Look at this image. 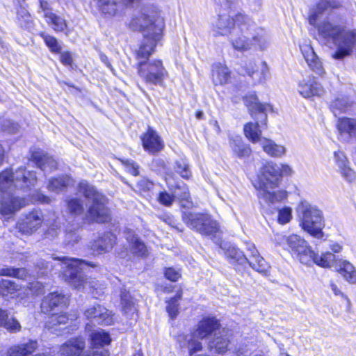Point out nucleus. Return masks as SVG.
Segmentation results:
<instances>
[{
	"instance_id": "obj_50",
	"label": "nucleus",
	"mask_w": 356,
	"mask_h": 356,
	"mask_svg": "<svg viewBox=\"0 0 356 356\" xmlns=\"http://www.w3.org/2000/svg\"><path fill=\"white\" fill-rule=\"evenodd\" d=\"M349 106L348 102L344 99H337L332 103V108L335 115H337V111L343 112Z\"/></svg>"
},
{
	"instance_id": "obj_14",
	"label": "nucleus",
	"mask_w": 356,
	"mask_h": 356,
	"mask_svg": "<svg viewBox=\"0 0 356 356\" xmlns=\"http://www.w3.org/2000/svg\"><path fill=\"white\" fill-rule=\"evenodd\" d=\"M230 337L231 334L228 330L225 329L218 330L209 342V350L218 354H225L228 350Z\"/></svg>"
},
{
	"instance_id": "obj_42",
	"label": "nucleus",
	"mask_w": 356,
	"mask_h": 356,
	"mask_svg": "<svg viewBox=\"0 0 356 356\" xmlns=\"http://www.w3.org/2000/svg\"><path fill=\"white\" fill-rule=\"evenodd\" d=\"M182 290L178 291L176 296L168 302L166 310L171 318H175L178 315L179 302L182 298Z\"/></svg>"
},
{
	"instance_id": "obj_46",
	"label": "nucleus",
	"mask_w": 356,
	"mask_h": 356,
	"mask_svg": "<svg viewBox=\"0 0 356 356\" xmlns=\"http://www.w3.org/2000/svg\"><path fill=\"white\" fill-rule=\"evenodd\" d=\"M67 209L74 216H78L83 212V206L81 200L72 198L67 201Z\"/></svg>"
},
{
	"instance_id": "obj_24",
	"label": "nucleus",
	"mask_w": 356,
	"mask_h": 356,
	"mask_svg": "<svg viewBox=\"0 0 356 356\" xmlns=\"http://www.w3.org/2000/svg\"><path fill=\"white\" fill-rule=\"evenodd\" d=\"M247 248L250 253V259H248L247 262L249 263L253 269L259 273H266L269 268V266L265 259L260 256L254 245L248 243Z\"/></svg>"
},
{
	"instance_id": "obj_21",
	"label": "nucleus",
	"mask_w": 356,
	"mask_h": 356,
	"mask_svg": "<svg viewBox=\"0 0 356 356\" xmlns=\"http://www.w3.org/2000/svg\"><path fill=\"white\" fill-rule=\"evenodd\" d=\"M300 49L310 69L316 74L321 76L323 75L325 73V70L323 67L322 62L315 54L312 47L308 44H305L300 46Z\"/></svg>"
},
{
	"instance_id": "obj_20",
	"label": "nucleus",
	"mask_w": 356,
	"mask_h": 356,
	"mask_svg": "<svg viewBox=\"0 0 356 356\" xmlns=\"http://www.w3.org/2000/svg\"><path fill=\"white\" fill-rule=\"evenodd\" d=\"M298 91L304 98L321 96L324 92L323 87L316 81L314 77L301 81L298 85Z\"/></svg>"
},
{
	"instance_id": "obj_25",
	"label": "nucleus",
	"mask_w": 356,
	"mask_h": 356,
	"mask_svg": "<svg viewBox=\"0 0 356 356\" xmlns=\"http://www.w3.org/2000/svg\"><path fill=\"white\" fill-rule=\"evenodd\" d=\"M65 296L56 292L46 296L41 303V310L43 313L49 314L61 304L65 303Z\"/></svg>"
},
{
	"instance_id": "obj_44",
	"label": "nucleus",
	"mask_w": 356,
	"mask_h": 356,
	"mask_svg": "<svg viewBox=\"0 0 356 356\" xmlns=\"http://www.w3.org/2000/svg\"><path fill=\"white\" fill-rule=\"evenodd\" d=\"M0 275L17 277L21 280H26L29 276L28 271L24 268H6L0 270Z\"/></svg>"
},
{
	"instance_id": "obj_32",
	"label": "nucleus",
	"mask_w": 356,
	"mask_h": 356,
	"mask_svg": "<svg viewBox=\"0 0 356 356\" xmlns=\"http://www.w3.org/2000/svg\"><path fill=\"white\" fill-rule=\"evenodd\" d=\"M212 79L215 85H225L230 79V71L227 66L216 64L213 67Z\"/></svg>"
},
{
	"instance_id": "obj_29",
	"label": "nucleus",
	"mask_w": 356,
	"mask_h": 356,
	"mask_svg": "<svg viewBox=\"0 0 356 356\" xmlns=\"http://www.w3.org/2000/svg\"><path fill=\"white\" fill-rule=\"evenodd\" d=\"M120 304L122 312L127 317L131 318L136 313V301L125 289H122L120 291Z\"/></svg>"
},
{
	"instance_id": "obj_13",
	"label": "nucleus",
	"mask_w": 356,
	"mask_h": 356,
	"mask_svg": "<svg viewBox=\"0 0 356 356\" xmlns=\"http://www.w3.org/2000/svg\"><path fill=\"white\" fill-rule=\"evenodd\" d=\"M88 319H90L94 323L108 325L113 323V320L111 312L100 305H95L89 307L84 312Z\"/></svg>"
},
{
	"instance_id": "obj_61",
	"label": "nucleus",
	"mask_w": 356,
	"mask_h": 356,
	"mask_svg": "<svg viewBox=\"0 0 356 356\" xmlns=\"http://www.w3.org/2000/svg\"><path fill=\"white\" fill-rule=\"evenodd\" d=\"M277 166L279 168L278 172L280 174V178L282 176H289L293 173L292 168L287 164H277Z\"/></svg>"
},
{
	"instance_id": "obj_45",
	"label": "nucleus",
	"mask_w": 356,
	"mask_h": 356,
	"mask_svg": "<svg viewBox=\"0 0 356 356\" xmlns=\"http://www.w3.org/2000/svg\"><path fill=\"white\" fill-rule=\"evenodd\" d=\"M17 22L19 25L25 29H29L32 26V20L28 11L24 8L17 10Z\"/></svg>"
},
{
	"instance_id": "obj_59",
	"label": "nucleus",
	"mask_w": 356,
	"mask_h": 356,
	"mask_svg": "<svg viewBox=\"0 0 356 356\" xmlns=\"http://www.w3.org/2000/svg\"><path fill=\"white\" fill-rule=\"evenodd\" d=\"M175 195H178L179 196V198L180 199V200L181 202L183 201H186V204H184V203H182V207H189L190 205L192 204L190 201H189V199H190V194H189V191H188V188H184V191H182V193L181 194H179L177 193V192H175Z\"/></svg>"
},
{
	"instance_id": "obj_43",
	"label": "nucleus",
	"mask_w": 356,
	"mask_h": 356,
	"mask_svg": "<svg viewBox=\"0 0 356 356\" xmlns=\"http://www.w3.org/2000/svg\"><path fill=\"white\" fill-rule=\"evenodd\" d=\"M19 289V286L11 280H1L0 281V294L3 296L13 295Z\"/></svg>"
},
{
	"instance_id": "obj_1",
	"label": "nucleus",
	"mask_w": 356,
	"mask_h": 356,
	"mask_svg": "<svg viewBox=\"0 0 356 356\" xmlns=\"http://www.w3.org/2000/svg\"><path fill=\"white\" fill-rule=\"evenodd\" d=\"M129 26L133 31H143V41L136 51V58L139 60L137 63L138 75L147 84L161 85L168 72L161 60L148 59L161 39L165 26L159 10L152 5L144 6L133 17Z\"/></svg>"
},
{
	"instance_id": "obj_62",
	"label": "nucleus",
	"mask_w": 356,
	"mask_h": 356,
	"mask_svg": "<svg viewBox=\"0 0 356 356\" xmlns=\"http://www.w3.org/2000/svg\"><path fill=\"white\" fill-rule=\"evenodd\" d=\"M162 219L165 223L170 225L172 227L177 229L179 232H183V230H184L183 227H180L177 225H176V221L172 218V216H169V215L164 216L162 218Z\"/></svg>"
},
{
	"instance_id": "obj_26",
	"label": "nucleus",
	"mask_w": 356,
	"mask_h": 356,
	"mask_svg": "<svg viewBox=\"0 0 356 356\" xmlns=\"http://www.w3.org/2000/svg\"><path fill=\"white\" fill-rule=\"evenodd\" d=\"M197 339V335H195V333L193 332L187 335H179L177 337V341L181 348H188L190 355H192L202 349V343Z\"/></svg>"
},
{
	"instance_id": "obj_30",
	"label": "nucleus",
	"mask_w": 356,
	"mask_h": 356,
	"mask_svg": "<svg viewBox=\"0 0 356 356\" xmlns=\"http://www.w3.org/2000/svg\"><path fill=\"white\" fill-rule=\"evenodd\" d=\"M99 6L101 12L107 17L118 15L123 10V5L117 0H99Z\"/></svg>"
},
{
	"instance_id": "obj_49",
	"label": "nucleus",
	"mask_w": 356,
	"mask_h": 356,
	"mask_svg": "<svg viewBox=\"0 0 356 356\" xmlns=\"http://www.w3.org/2000/svg\"><path fill=\"white\" fill-rule=\"evenodd\" d=\"M3 328L10 333H17L21 330L22 326L15 318L11 317L8 318Z\"/></svg>"
},
{
	"instance_id": "obj_55",
	"label": "nucleus",
	"mask_w": 356,
	"mask_h": 356,
	"mask_svg": "<svg viewBox=\"0 0 356 356\" xmlns=\"http://www.w3.org/2000/svg\"><path fill=\"white\" fill-rule=\"evenodd\" d=\"M339 171L342 177L349 182L353 181L356 178L355 172L348 166V164L340 168Z\"/></svg>"
},
{
	"instance_id": "obj_5",
	"label": "nucleus",
	"mask_w": 356,
	"mask_h": 356,
	"mask_svg": "<svg viewBox=\"0 0 356 356\" xmlns=\"http://www.w3.org/2000/svg\"><path fill=\"white\" fill-rule=\"evenodd\" d=\"M78 190L87 200V217L90 220L99 223L110 220V211L106 206L107 199L104 195L86 181L79 182Z\"/></svg>"
},
{
	"instance_id": "obj_11",
	"label": "nucleus",
	"mask_w": 356,
	"mask_h": 356,
	"mask_svg": "<svg viewBox=\"0 0 356 356\" xmlns=\"http://www.w3.org/2000/svg\"><path fill=\"white\" fill-rule=\"evenodd\" d=\"M277 241L282 245H286L289 251L295 255L300 263L310 266L312 264V250L307 241L297 234L278 236Z\"/></svg>"
},
{
	"instance_id": "obj_31",
	"label": "nucleus",
	"mask_w": 356,
	"mask_h": 356,
	"mask_svg": "<svg viewBox=\"0 0 356 356\" xmlns=\"http://www.w3.org/2000/svg\"><path fill=\"white\" fill-rule=\"evenodd\" d=\"M265 153L272 157H282L286 154V148L273 140L263 138L260 143Z\"/></svg>"
},
{
	"instance_id": "obj_33",
	"label": "nucleus",
	"mask_w": 356,
	"mask_h": 356,
	"mask_svg": "<svg viewBox=\"0 0 356 356\" xmlns=\"http://www.w3.org/2000/svg\"><path fill=\"white\" fill-rule=\"evenodd\" d=\"M337 270L350 284H356V269L352 264L347 261H339Z\"/></svg>"
},
{
	"instance_id": "obj_27",
	"label": "nucleus",
	"mask_w": 356,
	"mask_h": 356,
	"mask_svg": "<svg viewBox=\"0 0 356 356\" xmlns=\"http://www.w3.org/2000/svg\"><path fill=\"white\" fill-rule=\"evenodd\" d=\"M125 237L133 254L138 256L144 257L147 254V249L145 243L140 240L134 231L127 229L125 232Z\"/></svg>"
},
{
	"instance_id": "obj_23",
	"label": "nucleus",
	"mask_w": 356,
	"mask_h": 356,
	"mask_svg": "<svg viewBox=\"0 0 356 356\" xmlns=\"http://www.w3.org/2000/svg\"><path fill=\"white\" fill-rule=\"evenodd\" d=\"M219 327L220 323L215 318H204L198 323L193 332L198 339H203L211 333L218 332Z\"/></svg>"
},
{
	"instance_id": "obj_8",
	"label": "nucleus",
	"mask_w": 356,
	"mask_h": 356,
	"mask_svg": "<svg viewBox=\"0 0 356 356\" xmlns=\"http://www.w3.org/2000/svg\"><path fill=\"white\" fill-rule=\"evenodd\" d=\"M37 182L35 172L19 168L13 173L6 170L0 173V192L8 195L15 189L28 191Z\"/></svg>"
},
{
	"instance_id": "obj_39",
	"label": "nucleus",
	"mask_w": 356,
	"mask_h": 356,
	"mask_svg": "<svg viewBox=\"0 0 356 356\" xmlns=\"http://www.w3.org/2000/svg\"><path fill=\"white\" fill-rule=\"evenodd\" d=\"M337 126L341 133H347L350 136H356V119H339Z\"/></svg>"
},
{
	"instance_id": "obj_58",
	"label": "nucleus",
	"mask_w": 356,
	"mask_h": 356,
	"mask_svg": "<svg viewBox=\"0 0 356 356\" xmlns=\"http://www.w3.org/2000/svg\"><path fill=\"white\" fill-rule=\"evenodd\" d=\"M220 6L225 10H234L239 5V0H220Z\"/></svg>"
},
{
	"instance_id": "obj_51",
	"label": "nucleus",
	"mask_w": 356,
	"mask_h": 356,
	"mask_svg": "<svg viewBox=\"0 0 356 356\" xmlns=\"http://www.w3.org/2000/svg\"><path fill=\"white\" fill-rule=\"evenodd\" d=\"M291 209L285 207L279 211L278 222L280 224H286L291 219Z\"/></svg>"
},
{
	"instance_id": "obj_9",
	"label": "nucleus",
	"mask_w": 356,
	"mask_h": 356,
	"mask_svg": "<svg viewBox=\"0 0 356 356\" xmlns=\"http://www.w3.org/2000/svg\"><path fill=\"white\" fill-rule=\"evenodd\" d=\"M183 222L191 229L219 242L220 227L218 222L206 213L183 211Z\"/></svg>"
},
{
	"instance_id": "obj_7",
	"label": "nucleus",
	"mask_w": 356,
	"mask_h": 356,
	"mask_svg": "<svg viewBox=\"0 0 356 356\" xmlns=\"http://www.w3.org/2000/svg\"><path fill=\"white\" fill-rule=\"evenodd\" d=\"M60 261V268L63 270V277L74 288L81 289H97V283L94 280H88L84 277L79 268L82 264L88 266L96 267L97 265L85 260L62 257L58 259Z\"/></svg>"
},
{
	"instance_id": "obj_37",
	"label": "nucleus",
	"mask_w": 356,
	"mask_h": 356,
	"mask_svg": "<svg viewBox=\"0 0 356 356\" xmlns=\"http://www.w3.org/2000/svg\"><path fill=\"white\" fill-rule=\"evenodd\" d=\"M44 17L47 22L51 25L52 28L56 31H63L66 26V22L64 19L53 13L50 10H47L44 13Z\"/></svg>"
},
{
	"instance_id": "obj_16",
	"label": "nucleus",
	"mask_w": 356,
	"mask_h": 356,
	"mask_svg": "<svg viewBox=\"0 0 356 356\" xmlns=\"http://www.w3.org/2000/svg\"><path fill=\"white\" fill-rule=\"evenodd\" d=\"M144 149L150 153L155 154L161 151L164 144L158 134L149 127L147 132L141 136Z\"/></svg>"
},
{
	"instance_id": "obj_10",
	"label": "nucleus",
	"mask_w": 356,
	"mask_h": 356,
	"mask_svg": "<svg viewBox=\"0 0 356 356\" xmlns=\"http://www.w3.org/2000/svg\"><path fill=\"white\" fill-rule=\"evenodd\" d=\"M298 212L302 228L314 237L321 238L325 225L322 211L307 202H302L298 206Z\"/></svg>"
},
{
	"instance_id": "obj_63",
	"label": "nucleus",
	"mask_w": 356,
	"mask_h": 356,
	"mask_svg": "<svg viewBox=\"0 0 356 356\" xmlns=\"http://www.w3.org/2000/svg\"><path fill=\"white\" fill-rule=\"evenodd\" d=\"M127 170L134 176L138 175V165L133 161H127L126 163Z\"/></svg>"
},
{
	"instance_id": "obj_41",
	"label": "nucleus",
	"mask_w": 356,
	"mask_h": 356,
	"mask_svg": "<svg viewBox=\"0 0 356 356\" xmlns=\"http://www.w3.org/2000/svg\"><path fill=\"white\" fill-rule=\"evenodd\" d=\"M70 178L66 176L51 179L49 180L47 188L51 191L58 193L70 184Z\"/></svg>"
},
{
	"instance_id": "obj_4",
	"label": "nucleus",
	"mask_w": 356,
	"mask_h": 356,
	"mask_svg": "<svg viewBox=\"0 0 356 356\" xmlns=\"http://www.w3.org/2000/svg\"><path fill=\"white\" fill-rule=\"evenodd\" d=\"M278 170L277 163H267L261 168L258 181L254 184V187L259 191V197L266 202L273 204L281 202L287 196L284 191H274L280 181Z\"/></svg>"
},
{
	"instance_id": "obj_15",
	"label": "nucleus",
	"mask_w": 356,
	"mask_h": 356,
	"mask_svg": "<svg viewBox=\"0 0 356 356\" xmlns=\"http://www.w3.org/2000/svg\"><path fill=\"white\" fill-rule=\"evenodd\" d=\"M43 216L40 211H33L18 222V228L24 234H31L42 225Z\"/></svg>"
},
{
	"instance_id": "obj_6",
	"label": "nucleus",
	"mask_w": 356,
	"mask_h": 356,
	"mask_svg": "<svg viewBox=\"0 0 356 356\" xmlns=\"http://www.w3.org/2000/svg\"><path fill=\"white\" fill-rule=\"evenodd\" d=\"M244 102L252 118L257 121L255 123L248 122L244 125V135L253 143H261L263 138L260 127L266 124V111L270 110L271 106L267 104H261L255 95L246 96Z\"/></svg>"
},
{
	"instance_id": "obj_12",
	"label": "nucleus",
	"mask_w": 356,
	"mask_h": 356,
	"mask_svg": "<svg viewBox=\"0 0 356 356\" xmlns=\"http://www.w3.org/2000/svg\"><path fill=\"white\" fill-rule=\"evenodd\" d=\"M246 15L243 12H238L234 15L221 14L218 15L216 20L212 24V30L216 35H232V32L238 26V20L240 18H245Z\"/></svg>"
},
{
	"instance_id": "obj_36",
	"label": "nucleus",
	"mask_w": 356,
	"mask_h": 356,
	"mask_svg": "<svg viewBox=\"0 0 356 356\" xmlns=\"http://www.w3.org/2000/svg\"><path fill=\"white\" fill-rule=\"evenodd\" d=\"M91 345L93 348H97L108 345L111 341L109 334L103 330H97L90 334Z\"/></svg>"
},
{
	"instance_id": "obj_64",
	"label": "nucleus",
	"mask_w": 356,
	"mask_h": 356,
	"mask_svg": "<svg viewBox=\"0 0 356 356\" xmlns=\"http://www.w3.org/2000/svg\"><path fill=\"white\" fill-rule=\"evenodd\" d=\"M60 62L65 65H71L72 63V57L70 53L63 52L60 55Z\"/></svg>"
},
{
	"instance_id": "obj_48",
	"label": "nucleus",
	"mask_w": 356,
	"mask_h": 356,
	"mask_svg": "<svg viewBox=\"0 0 356 356\" xmlns=\"http://www.w3.org/2000/svg\"><path fill=\"white\" fill-rule=\"evenodd\" d=\"M175 171L184 179H189L191 172L188 163L184 161H177L175 166Z\"/></svg>"
},
{
	"instance_id": "obj_17",
	"label": "nucleus",
	"mask_w": 356,
	"mask_h": 356,
	"mask_svg": "<svg viewBox=\"0 0 356 356\" xmlns=\"http://www.w3.org/2000/svg\"><path fill=\"white\" fill-rule=\"evenodd\" d=\"M30 160L35 162L43 172H51L57 168L56 161L40 149L32 151Z\"/></svg>"
},
{
	"instance_id": "obj_2",
	"label": "nucleus",
	"mask_w": 356,
	"mask_h": 356,
	"mask_svg": "<svg viewBox=\"0 0 356 356\" xmlns=\"http://www.w3.org/2000/svg\"><path fill=\"white\" fill-rule=\"evenodd\" d=\"M318 33L324 39L332 42L337 50L332 54L336 60H342L349 56L356 45V31L348 29L341 21L330 18L318 26Z\"/></svg>"
},
{
	"instance_id": "obj_57",
	"label": "nucleus",
	"mask_w": 356,
	"mask_h": 356,
	"mask_svg": "<svg viewBox=\"0 0 356 356\" xmlns=\"http://www.w3.org/2000/svg\"><path fill=\"white\" fill-rule=\"evenodd\" d=\"M8 356H27L21 344L15 345L8 350Z\"/></svg>"
},
{
	"instance_id": "obj_3",
	"label": "nucleus",
	"mask_w": 356,
	"mask_h": 356,
	"mask_svg": "<svg viewBox=\"0 0 356 356\" xmlns=\"http://www.w3.org/2000/svg\"><path fill=\"white\" fill-rule=\"evenodd\" d=\"M238 26L232 32L229 42L234 50L243 52L259 47L264 49L267 47L268 38L266 32L257 26L252 19L247 15L245 18L238 20Z\"/></svg>"
},
{
	"instance_id": "obj_53",
	"label": "nucleus",
	"mask_w": 356,
	"mask_h": 356,
	"mask_svg": "<svg viewBox=\"0 0 356 356\" xmlns=\"http://www.w3.org/2000/svg\"><path fill=\"white\" fill-rule=\"evenodd\" d=\"M175 200V196L167 192H161L158 196V201L165 207H170Z\"/></svg>"
},
{
	"instance_id": "obj_47",
	"label": "nucleus",
	"mask_w": 356,
	"mask_h": 356,
	"mask_svg": "<svg viewBox=\"0 0 356 356\" xmlns=\"http://www.w3.org/2000/svg\"><path fill=\"white\" fill-rule=\"evenodd\" d=\"M41 36L51 52L59 53L60 51L61 46L56 38L45 33H42Z\"/></svg>"
},
{
	"instance_id": "obj_52",
	"label": "nucleus",
	"mask_w": 356,
	"mask_h": 356,
	"mask_svg": "<svg viewBox=\"0 0 356 356\" xmlns=\"http://www.w3.org/2000/svg\"><path fill=\"white\" fill-rule=\"evenodd\" d=\"M27 356L33 353L38 348L37 340L30 339L28 342L21 344Z\"/></svg>"
},
{
	"instance_id": "obj_18",
	"label": "nucleus",
	"mask_w": 356,
	"mask_h": 356,
	"mask_svg": "<svg viewBox=\"0 0 356 356\" xmlns=\"http://www.w3.org/2000/svg\"><path fill=\"white\" fill-rule=\"evenodd\" d=\"M340 6L337 0H320L316 7L312 10L309 17L311 25L316 26L318 19L323 14L328 13L332 9Z\"/></svg>"
},
{
	"instance_id": "obj_60",
	"label": "nucleus",
	"mask_w": 356,
	"mask_h": 356,
	"mask_svg": "<svg viewBox=\"0 0 356 356\" xmlns=\"http://www.w3.org/2000/svg\"><path fill=\"white\" fill-rule=\"evenodd\" d=\"M79 240V235L74 232H69L65 234V242L67 245H73L74 243L78 242Z\"/></svg>"
},
{
	"instance_id": "obj_35",
	"label": "nucleus",
	"mask_w": 356,
	"mask_h": 356,
	"mask_svg": "<svg viewBox=\"0 0 356 356\" xmlns=\"http://www.w3.org/2000/svg\"><path fill=\"white\" fill-rule=\"evenodd\" d=\"M312 264L314 263L321 267L330 268L333 266L334 264L339 263L336 256L330 252H326L318 256L312 251Z\"/></svg>"
},
{
	"instance_id": "obj_28",
	"label": "nucleus",
	"mask_w": 356,
	"mask_h": 356,
	"mask_svg": "<svg viewBox=\"0 0 356 356\" xmlns=\"http://www.w3.org/2000/svg\"><path fill=\"white\" fill-rule=\"evenodd\" d=\"M26 204V201L24 198L9 197L1 203L0 211L4 215L11 214Z\"/></svg>"
},
{
	"instance_id": "obj_19",
	"label": "nucleus",
	"mask_w": 356,
	"mask_h": 356,
	"mask_svg": "<svg viewBox=\"0 0 356 356\" xmlns=\"http://www.w3.org/2000/svg\"><path fill=\"white\" fill-rule=\"evenodd\" d=\"M116 242V236L111 232L104 233L91 243L90 249L94 253L101 254L111 250Z\"/></svg>"
},
{
	"instance_id": "obj_34",
	"label": "nucleus",
	"mask_w": 356,
	"mask_h": 356,
	"mask_svg": "<svg viewBox=\"0 0 356 356\" xmlns=\"http://www.w3.org/2000/svg\"><path fill=\"white\" fill-rule=\"evenodd\" d=\"M230 147L234 154L238 158L249 156L252 152L250 147L244 144L240 136L230 139Z\"/></svg>"
},
{
	"instance_id": "obj_40",
	"label": "nucleus",
	"mask_w": 356,
	"mask_h": 356,
	"mask_svg": "<svg viewBox=\"0 0 356 356\" xmlns=\"http://www.w3.org/2000/svg\"><path fill=\"white\" fill-rule=\"evenodd\" d=\"M68 317L65 314H52L49 321L47 322V327L51 330L52 332H56L58 329L57 326L60 325H65L68 323Z\"/></svg>"
},
{
	"instance_id": "obj_38",
	"label": "nucleus",
	"mask_w": 356,
	"mask_h": 356,
	"mask_svg": "<svg viewBox=\"0 0 356 356\" xmlns=\"http://www.w3.org/2000/svg\"><path fill=\"white\" fill-rule=\"evenodd\" d=\"M222 249L225 250V254L226 257L234 262L240 264H243L247 262L248 259L244 255L243 252L234 245H229L227 248L223 247Z\"/></svg>"
},
{
	"instance_id": "obj_22",
	"label": "nucleus",
	"mask_w": 356,
	"mask_h": 356,
	"mask_svg": "<svg viewBox=\"0 0 356 356\" xmlns=\"http://www.w3.org/2000/svg\"><path fill=\"white\" fill-rule=\"evenodd\" d=\"M85 341L81 337H74L65 342L60 348L61 356H80L85 348Z\"/></svg>"
},
{
	"instance_id": "obj_54",
	"label": "nucleus",
	"mask_w": 356,
	"mask_h": 356,
	"mask_svg": "<svg viewBox=\"0 0 356 356\" xmlns=\"http://www.w3.org/2000/svg\"><path fill=\"white\" fill-rule=\"evenodd\" d=\"M334 161L336 165L340 169L343 167H346L348 164L346 156L341 151H336L334 153Z\"/></svg>"
},
{
	"instance_id": "obj_56",
	"label": "nucleus",
	"mask_w": 356,
	"mask_h": 356,
	"mask_svg": "<svg viewBox=\"0 0 356 356\" xmlns=\"http://www.w3.org/2000/svg\"><path fill=\"white\" fill-rule=\"evenodd\" d=\"M164 274L166 279L172 282H177L181 277L180 271L173 268H165Z\"/></svg>"
}]
</instances>
